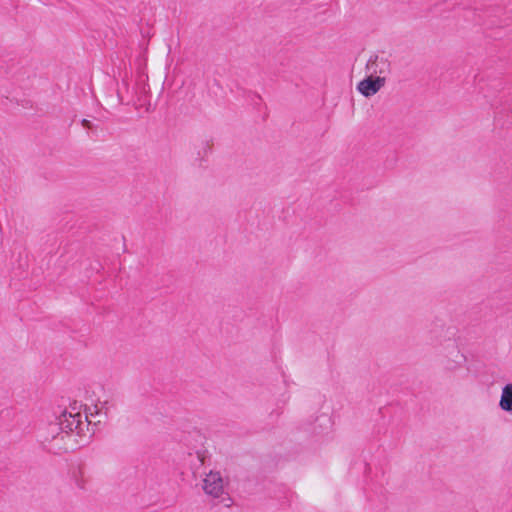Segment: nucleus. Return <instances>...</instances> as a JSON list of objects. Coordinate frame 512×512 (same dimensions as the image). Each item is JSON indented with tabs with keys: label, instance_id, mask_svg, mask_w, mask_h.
I'll list each match as a JSON object with an SVG mask.
<instances>
[{
	"label": "nucleus",
	"instance_id": "f257e3e1",
	"mask_svg": "<svg viewBox=\"0 0 512 512\" xmlns=\"http://www.w3.org/2000/svg\"><path fill=\"white\" fill-rule=\"evenodd\" d=\"M385 85V78L380 76H367L357 84V90L364 97L375 95Z\"/></svg>",
	"mask_w": 512,
	"mask_h": 512
},
{
	"label": "nucleus",
	"instance_id": "f03ea898",
	"mask_svg": "<svg viewBox=\"0 0 512 512\" xmlns=\"http://www.w3.org/2000/svg\"><path fill=\"white\" fill-rule=\"evenodd\" d=\"M203 489L205 493L218 497L223 492L222 479L219 474H209L204 479Z\"/></svg>",
	"mask_w": 512,
	"mask_h": 512
},
{
	"label": "nucleus",
	"instance_id": "7ed1b4c3",
	"mask_svg": "<svg viewBox=\"0 0 512 512\" xmlns=\"http://www.w3.org/2000/svg\"><path fill=\"white\" fill-rule=\"evenodd\" d=\"M499 407L507 413H512V383H508L502 387Z\"/></svg>",
	"mask_w": 512,
	"mask_h": 512
},
{
	"label": "nucleus",
	"instance_id": "20e7f679",
	"mask_svg": "<svg viewBox=\"0 0 512 512\" xmlns=\"http://www.w3.org/2000/svg\"><path fill=\"white\" fill-rule=\"evenodd\" d=\"M69 417L72 418V420L66 418L64 421L60 422L61 430L65 431L66 433L72 432L79 425V420L76 421L74 415L69 413Z\"/></svg>",
	"mask_w": 512,
	"mask_h": 512
},
{
	"label": "nucleus",
	"instance_id": "39448f33",
	"mask_svg": "<svg viewBox=\"0 0 512 512\" xmlns=\"http://www.w3.org/2000/svg\"><path fill=\"white\" fill-rule=\"evenodd\" d=\"M377 60H378V56L377 55L371 56L370 59L367 62V69L371 70L373 65L377 62Z\"/></svg>",
	"mask_w": 512,
	"mask_h": 512
},
{
	"label": "nucleus",
	"instance_id": "423d86ee",
	"mask_svg": "<svg viewBox=\"0 0 512 512\" xmlns=\"http://www.w3.org/2000/svg\"><path fill=\"white\" fill-rule=\"evenodd\" d=\"M211 150H212V143H210L209 141H206L204 143V147H203L204 156L207 155L208 153H210Z\"/></svg>",
	"mask_w": 512,
	"mask_h": 512
},
{
	"label": "nucleus",
	"instance_id": "0eeeda50",
	"mask_svg": "<svg viewBox=\"0 0 512 512\" xmlns=\"http://www.w3.org/2000/svg\"><path fill=\"white\" fill-rule=\"evenodd\" d=\"M81 124H82L83 128L89 129V130H91L94 127L93 123L87 119H83L81 121Z\"/></svg>",
	"mask_w": 512,
	"mask_h": 512
},
{
	"label": "nucleus",
	"instance_id": "6e6552de",
	"mask_svg": "<svg viewBox=\"0 0 512 512\" xmlns=\"http://www.w3.org/2000/svg\"><path fill=\"white\" fill-rule=\"evenodd\" d=\"M107 404H108V401H104L103 407L106 406Z\"/></svg>",
	"mask_w": 512,
	"mask_h": 512
}]
</instances>
